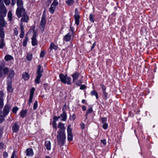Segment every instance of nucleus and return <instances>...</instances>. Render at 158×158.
Returning a JSON list of instances; mask_svg holds the SVG:
<instances>
[{
	"instance_id": "62",
	"label": "nucleus",
	"mask_w": 158,
	"mask_h": 158,
	"mask_svg": "<svg viewBox=\"0 0 158 158\" xmlns=\"http://www.w3.org/2000/svg\"><path fill=\"white\" fill-rule=\"evenodd\" d=\"M16 0H11L12 5H14L16 3Z\"/></svg>"
},
{
	"instance_id": "34",
	"label": "nucleus",
	"mask_w": 158,
	"mask_h": 158,
	"mask_svg": "<svg viewBox=\"0 0 158 158\" xmlns=\"http://www.w3.org/2000/svg\"><path fill=\"white\" fill-rule=\"evenodd\" d=\"M89 20L92 23L94 22V15L91 14L89 16Z\"/></svg>"
},
{
	"instance_id": "11",
	"label": "nucleus",
	"mask_w": 158,
	"mask_h": 158,
	"mask_svg": "<svg viewBox=\"0 0 158 158\" xmlns=\"http://www.w3.org/2000/svg\"><path fill=\"white\" fill-rule=\"evenodd\" d=\"M19 129V126L18 123H15L12 125V130L13 132H17Z\"/></svg>"
},
{
	"instance_id": "46",
	"label": "nucleus",
	"mask_w": 158,
	"mask_h": 158,
	"mask_svg": "<svg viewBox=\"0 0 158 158\" xmlns=\"http://www.w3.org/2000/svg\"><path fill=\"white\" fill-rule=\"evenodd\" d=\"M82 83V81L81 80H79L75 82V84L77 86H79Z\"/></svg>"
},
{
	"instance_id": "42",
	"label": "nucleus",
	"mask_w": 158,
	"mask_h": 158,
	"mask_svg": "<svg viewBox=\"0 0 158 158\" xmlns=\"http://www.w3.org/2000/svg\"><path fill=\"white\" fill-rule=\"evenodd\" d=\"M73 0H67L66 1V3L69 5H72L73 3Z\"/></svg>"
},
{
	"instance_id": "40",
	"label": "nucleus",
	"mask_w": 158,
	"mask_h": 158,
	"mask_svg": "<svg viewBox=\"0 0 158 158\" xmlns=\"http://www.w3.org/2000/svg\"><path fill=\"white\" fill-rule=\"evenodd\" d=\"M14 34L13 35L14 36H17L18 34V31L17 30V29L16 28H15L14 29Z\"/></svg>"
},
{
	"instance_id": "33",
	"label": "nucleus",
	"mask_w": 158,
	"mask_h": 158,
	"mask_svg": "<svg viewBox=\"0 0 158 158\" xmlns=\"http://www.w3.org/2000/svg\"><path fill=\"white\" fill-rule=\"evenodd\" d=\"M71 126L70 125H68L67 128L68 134H72V129L71 128Z\"/></svg>"
},
{
	"instance_id": "36",
	"label": "nucleus",
	"mask_w": 158,
	"mask_h": 158,
	"mask_svg": "<svg viewBox=\"0 0 158 158\" xmlns=\"http://www.w3.org/2000/svg\"><path fill=\"white\" fill-rule=\"evenodd\" d=\"M72 134H68V139L69 141H71L73 140Z\"/></svg>"
},
{
	"instance_id": "23",
	"label": "nucleus",
	"mask_w": 158,
	"mask_h": 158,
	"mask_svg": "<svg viewBox=\"0 0 158 158\" xmlns=\"http://www.w3.org/2000/svg\"><path fill=\"white\" fill-rule=\"evenodd\" d=\"M61 116L62 118L61 119V120L65 121L67 119V115L66 112L65 111H64L62 114H61Z\"/></svg>"
},
{
	"instance_id": "51",
	"label": "nucleus",
	"mask_w": 158,
	"mask_h": 158,
	"mask_svg": "<svg viewBox=\"0 0 158 158\" xmlns=\"http://www.w3.org/2000/svg\"><path fill=\"white\" fill-rule=\"evenodd\" d=\"M101 87L102 89V92L106 91V86L104 85L103 84H102L101 85Z\"/></svg>"
},
{
	"instance_id": "3",
	"label": "nucleus",
	"mask_w": 158,
	"mask_h": 158,
	"mask_svg": "<svg viewBox=\"0 0 158 158\" xmlns=\"http://www.w3.org/2000/svg\"><path fill=\"white\" fill-rule=\"evenodd\" d=\"M43 72V69L40 65L38 66V68L37 70V76L35 79V82L37 84H39L40 82V78L42 76V73Z\"/></svg>"
},
{
	"instance_id": "1",
	"label": "nucleus",
	"mask_w": 158,
	"mask_h": 158,
	"mask_svg": "<svg viewBox=\"0 0 158 158\" xmlns=\"http://www.w3.org/2000/svg\"><path fill=\"white\" fill-rule=\"evenodd\" d=\"M58 127L60 129L57 132V136L58 143L60 146H62L64 145L65 139L64 124L60 122L58 124Z\"/></svg>"
},
{
	"instance_id": "64",
	"label": "nucleus",
	"mask_w": 158,
	"mask_h": 158,
	"mask_svg": "<svg viewBox=\"0 0 158 158\" xmlns=\"http://www.w3.org/2000/svg\"><path fill=\"white\" fill-rule=\"evenodd\" d=\"M58 119L57 117H56V116L54 117L53 121H55V122H56V121H57L58 120Z\"/></svg>"
},
{
	"instance_id": "16",
	"label": "nucleus",
	"mask_w": 158,
	"mask_h": 158,
	"mask_svg": "<svg viewBox=\"0 0 158 158\" xmlns=\"http://www.w3.org/2000/svg\"><path fill=\"white\" fill-rule=\"evenodd\" d=\"M71 37V34L70 33L67 34L64 38V40L66 42L69 41L70 40Z\"/></svg>"
},
{
	"instance_id": "20",
	"label": "nucleus",
	"mask_w": 158,
	"mask_h": 158,
	"mask_svg": "<svg viewBox=\"0 0 158 158\" xmlns=\"http://www.w3.org/2000/svg\"><path fill=\"white\" fill-rule=\"evenodd\" d=\"M74 18L75 20V23L77 26L79 23L80 16L79 15H75Z\"/></svg>"
},
{
	"instance_id": "54",
	"label": "nucleus",
	"mask_w": 158,
	"mask_h": 158,
	"mask_svg": "<svg viewBox=\"0 0 158 158\" xmlns=\"http://www.w3.org/2000/svg\"><path fill=\"white\" fill-rule=\"evenodd\" d=\"M45 53L44 51H42L40 54V57H43L44 56Z\"/></svg>"
},
{
	"instance_id": "30",
	"label": "nucleus",
	"mask_w": 158,
	"mask_h": 158,
	"mask_svg": "<svg viewBox=\"0 0 158 158\" xmlns=\"http://www.w3.org/2000/svg\"><path fill=\"white\" fill-rule=\"evenodd\" d=\"M91 95H94L96 96V98L98 99V95L97 93L95 90H92L91 93Z\"/></svg>"
},
{
	"instance_id": "12",
	"label": "nucleus",
	"mask_w": 158,
	"mask_h": 158,
	"mask_svg": "<svg viewBox=\"0 0 158 158\" xmlns=\"http://www.w3.org/2000/svg\"><path fill=\"white\" fill-rule=\"evenodd\" d=\"M80 75V73L78 72H75L72 75V77L73 78V82H74L78 78Z\"/></svg>"
},
{
	"instance_id": "17",
	"label": "nucleus",
	"mask_w": 158,
	"mask_h": 158,
	"mask_svg": "<svg viewBox=\"0 0 158 158\" xmlns=\"http://www.w3.org/2000/svg\"><path fill=\"white\" fill-rule=\"evenodd\" d=\"M27 155V156H32L34 153L32 149L31 148H29L26 150Z\"/></svg>"
},
{
	"instance_id": "8",
	"label": "nucleus",
	"mask_w": 158,
	"mask_h": 158,
	"mask_svg": "<svg viewBox=\"0 0 158 158\" xmlns=\"http://www.w3.org/2000/svg\"><path fill=\"white\" fill-rule=\"evenodd\" d=\"M46 17H45V15H42L41 17V21L40 23V28L43 31L44 29L46 22Z\"/></svg>"
},
{
	"instance_id": "13",
	"label": "nucleus",
	"mask_w": 158,
	"mask_h": 158,
	"mask_svg": "<svg viewBox=\"0 0 158 158\" xmlns=\"http://www.w3.org/2000/svg\"><path fill=\"white\" fill-rule=\"evenodd\" d=\"M31 43L33 46L36 45L37 44V41L36 39V36L34 33V35H33L32 38Z\"/></svg>"
},
{
	"instance_id": "52",
	"label": "nucleus",
	"mask_w": 158,
	"mask_h": 158,
	"mask_svg": "<svg viewBox=\"0 0 158 158\" xmlns=\"http://www.w3.org/2000/svg\"><path fill=\"white\" fill-rule=\"evenodd\" d=\"M76 118V116L75 114H73L72 116L70 115V119L71 120H74Z\"/></svg>"
},
{
	"instance_id": "19",
	"label": "nucleus",
	"mask_w": 158,
	"mask_h": 158,
	"mask_svg": "<svg viewBox=\"0 0 158 158\" xmlns=\"http://www.w3.org/2000/svg\"><path fill=\"white\" fill-rule=\"evenodd\" d=\"M5 33L4 29L0 28V39L4 40Z\"/></svg>"
},
{
	"instance_id": "61",
	"label": "nucleus",
	"mask_w": 158,
	"mask_h": 158,
	"mask_svg": "<svg viewBox=\"0 0 158 158\" xmlns=\"http://www.w3.org/2000/svg\"><path fill=\"white\" fill-rule=\"evenodd\" d=\"M81 128L83 129L85 128V124L84 123H82V124H81Z\"/></svg>"
},
{
	"instance_id": "31",
	"label": "nucleus",
	"mask_w": 158,
	"mask_h": 158,
	"mask_svg": "<svg viewBox=\"0 0 158 158\" xmlns=\"http://www.w3.org/2000/svg\"><path fill=\"white\" fill-rule=\"evenodd\" d=\"M8 18L9 21H11L12 19V14L11 11H9L8 14Z\"/></svg>"
},
{
	"instance_id": "2",
	"label": "nucleus",
	"mask_w": 158,
	"mask_h": 158,
	"mask_svg": "<svg viewBox=\"0 0 158 158\" xmlns=\"http://www.w3.org/2000/svg\"><path fill=\"white\" fill-rule=\"evenodd\" d=\"M23 4L22 0H20V17H21V21L27 23L29 20V17L26 12L25 9L23 8Z\"/></svg>"
},
{
	"instance_id": "37",
	"label": "nucleus",
	"mask_w": 158,
	"mask_h": 158,
	"mask_svg": "<svg viewBox=\"0 0 158 158\" xmlns=\"http://www.w3.org/2000/svg\"><path fill=\"white\" fill-rule=\"evenodd\" d=\"M93 112V110L91 108H89L88 110H87L86 111L85 117L87 119V114H90L91 113Z\"/></svg>"
},
{
	"instance_id": "43",
	"label": "nucleus",
	"mask_w": 158,
	"mask_h": 158,
	"mask_svg": "<svg viewBox=\"0 0 158 158\" xmlns=\"http://www.w3.org/2000/svg\"><path fill=\"white\" fill-rule=\"evenodd\" d=\"M103 98L104 99H106L108 98L107 95L108 94L107 93L106 91H104L103 92Z\"/></svg>"
},
{
	"instance_id": "28",
	"label": "nucleus",
	"mask_w": 158,
	"mask_h": 158,
	"mask_svg": "<svg viewBox=\"0 0 158 158\" xmlns=\"http://www.w3.org/2000/svg\"><path fill=\"white\" fill-rule=\"evenodd\" d=\"M28 37L27 36V35H26L25 37V39L24 40L23 43V45L25 47L26 46L27 44V42L28 41Z\"/></svg>"
},
{
	"instance_id": "18",
	"label": "nucleus",
	"mask_w": 158,
	"mask_h": 158,
	"mask_svg": "<svg viewBox=\"0 0 158 158\" xmlns=\"http://www.w3.org/2000/svg\"><path fill=\"white\" fill-rule=\"evenodd\" d=\"M29 75L27 72L23 73L22 75V78L25 81L28 80L29 78Z\"/></svg>"
},
{
	"instance_id": "22",
	"label": "nucleus",
	"mask_w": 158,
	"mask_h": 158,
	"mask_svg": "<svg viewBox=\"0 0 158 158\" xmlns=\"http://www.w3.org/2000/svg\"><path fill=\"white\" fill-rule=\"evenodd\" d=\"M45 145L47 149L49 150L51 149V143L49 141L46 140L45 142Z\"/></svg>"
},
{
	"instance_id": "38",
	"label": "nucleus",
	"mask_w": 158,
	"mask_h": 158,
	"mask_svg": "<svg viewBox=\"0 0 158 158\" xmlns=\"http://www.w3.org/2000/svg\"><path fill=\"white\" fill-rule=\"evenodd\" d=\"M3 73L4 75H7L9 71V69L7 68H5L3 69Z\"/></svg>"
},
{
	"instance_id": "53",
	"label": "nucleus",
	"mask_w": 158,
	"mask_h": 158,
	"mask_svg": "<svg viewBox=\"0 0 158 158\" xmlns=\"http://www.w3.org/2000/svg\"><path fill=\"white\" fill-rule=\"evenodd\" d=\"M86 88V86L85 85H81L80 87V89L83 90Z\"/></svg>"
},
{
	"instance_id": "14",
	"label": "nucleus",
	"mask_w": 158,
	"mask_h": 158,
	"mask_svg": "<svg viewBox=\"0 0 158 158\" xmlns=\"http://www.w3.org/2000/svg\"><path fill=\"white\" fill-rule=\"evenodd\" d=\"M12 82H7V90L9 92H12L13 90V89L12 86Z\"/></svg>"
},
{
	"instance_id": "15",
	"label": "nucleus",
	"mask_w": 158,
	"mask_h": 158,
	"mask_svg": "<svg viewBox=\"0 0 158 158\" xmlns=\"http://www.w3.org/2000/svg\"><path fill=\"white\" fill-rule=\"evenodd\" d=\"M17 4L18 6L16 11V14L18 17L20 18V0H17Z\"/></svg>"
},
{
	"instance_id": "4",
	"label": "nucleus",
	"mask_w": 158,
	"mask_h": 158,
	"mask_svg": "<svg viewBox=\"0 0 158 158\" xmlns=\"http://www.w3.org/2000/svg\"><path fill=\"white\" fill-rule=\"evenodd\" d=\"M67 75H64L60 73L59 75V77L61 81L64 84H67L68 85L71 84V79L70 77H67Z\"/></svg>"
},
{
	"instance_id": "29",
	"label": "nucleus",
	"mask_w": 158,
	"mask_h": 158,
	"mask_svg": "<svg viewBox=\"0 0 158 158\" xmlns=\"http://www.w3.org/2000/svg\"><path fill=\"white\" fill-rule=\"evenodd\" d=\"M5 98L4 94L3 91L0 90V100H4Z\"/></svg>"
},
{
	"instance_id": "26",
	"label": "nucleus",
	"mask_w": 158,
	"mask_h": 158,
	"mask_svg": "<svg viewBox=\"0 0 158 158\" xmlns=\"http://www.w3.org/2000/svg\"><path fill=\"white\" fill-rule=\"evenodd\" d=\"M4 40L0 39V48L1 49H2L5 45Z\"/></svg>"
},
{
	"instance_id": "48",
	"label": "nucleus",
	"mask_w": 158,
	"mask_h": 158,
	"mask_svg": "<svg viewBox=\"0 0 158 158\" xmlns=\"http://www.w3.org/2000/svg\"><path fill=\"white\" fill-rule=\"evenodd\" d=\"M4 1L7 6L9 5L10 3V0H4Z\"/></svg>"
},
{
	"instance_id": "59",
	"label": "nucleus",
	"mask_w": 158,
	"mask_h": 158,
	"mask_svg": "<svg viewBox=\"0 0 158 158\" xmlns=\"http://www.w3.org/2000/svg\"><path fill=\"white\" fill-rule=\"evenodd\" d=\"M52 0H48V1L47 2V4H48V6L51 3Z\"/></svg>"
},
{
	"instance_id": "45",
	"label": "nucleus",
	"mask_w": 158,
	"mask_h": 158,
	"mask_svg": "<svg viewBox=\"0 0 158 158\" xmlns=\"http://www.w3.org/2000/svg\"><path fill=\"white\" fill-rule=\"evenodd\" d=\"M4 106V100H0V109H2Z\"/></svg>"
},
{
	"instance_id": "41",
	"label": "nucleus",
	"mask_w": 158,
	"mask_h": 158,
	"mask_svg": "<svg viewBox=\"0 0 158 158\" xmlns=\"http://www.w3.org/2000/svg\"><path fill=\"white\" fill-rule=\"evenodd\" d=\"M19 110V108L17 106L14 107L12 110V112L14 113H16Z\"/></svg>"
},
{
	"instance_id": "63",
	"label": "nucleus",
	"mask_w": 158,
	"mask_h": 158,
	"mask_svg": "<svg viewBox=\"0 0 158 158\" xmlns=\"http://www.w3.org/2000/svg\"><path fill=\"white\" fill-rule=\"evenodd\" d=\"M75 15H79L78 13V11L77 9L76 8L75 10Z\"/></svg>"
},
{
	"instance_id": "27",
	"label": "nucleus",
	"mask_w": 158,
	"mask_h": 158,
	"mask_svg": "<svg viewBox=\"0 0 158 158\" xmlns=\"http://www.w3.org/2000/svg\"><path fill=\"white\" fill-rule=\"evenodd\" d=\"M27 114V110H23L20 112V116L24 118L26 116Z\"/></svg>"
},
{
	"instance_id": "39",
	"label": "nucleus",
	"mask_w": 158,
	"mask_h": 158,
	"mask_svg": "<svg viewBox=\"0 0 158 158\" xmlns=\"http://www.w3.org/2000/svg\"><path fill=\"white\" fill-rule=\"evenodd\" d=\"M32 56L31 54H28L27 56V59L28 60L31 61L32 59Z\"/></svg>"
},
{
	"instance_id": "44",
	"label": "nucleus",
	"mask_w": 158,
	"mask_h": 158,
	"mask_svg": "<svg viewBox=\"0 0 158 158\" xmlns=\"http://www.w3.org/2000/svg\"><path fill=\"white\" fill-rule=\"evenodd\" d=\"M37 106L38 102L37 101H35L33 105V108L34 110H36L37 107Z\"/></svg>"
},
{
	"instance_id": "5",
	"label": "nucleus",
	"mask_w": 158,
	"mask_h": 158,
	"mask_svg": "<svg viewBox=\"0 0 158 158\" xmlns=\"http://www.w3.org/2000/svg\"><path fill=\"white\" fill-rule=\"evenodd\" d=\"M0 14L6 16V11L5 6L2 2V0H0Z\"/></svg>"
},
{
	"instance_id": "56",
	"label": "nucleus",
	"mask_w": 158,
	"mask_h": 158,
	"mask_svg": "<svg viewBox=\"0 0 158 158\" xmlns=\"http://www.w3.org/2000/svg\"><path fill=\"white\" fill-rule=\"evenodd\" d=\"M4 144L2 143H0V149H2L3 148Z\"/></svg>"
},
{
	"instance_id": "21",
	"label": "nucleus",
	"mask_w": 158,
	"mask_h": 158,
	"mask_svg": "<svg viewBox=\"0 0 158 158\" xmlns=\"http://www.w3.org/2000/svg\"><path fill=\"white\" fill-rule=\"evenodd\" d=\"M5 60L6 61H8L12 60H14V58L13 57L9 55H7L5 56Z\"/></svg>"
},
{
	"instance_id": "35",
	"label": "nucleus",
	"mask_w": 158,
	"mask_h": 158,
	"mask_svg": "<svg viewBox=\"0 0 158 158\" xmlns=\"http://www.w3.org/2000/svg\"><path fill=\"white\" fill-rule=\"evenodd\" d=\"M6 116H5L3 114L2 115L0 116V123H2L5 120V118Z\"/></svg>"
},
{
	"instance_id": "60",
	"label": "nucleus",
	"mask_w": 158,
	"mask_h": 158,
	"mask_svg": "<svg viewBox=\"0 0 158 158\" xmlns=\"http://www.w3.org/2000/svg\"><path fill=\"white\" fill-rule=\"evenodd\" d=\"M96 45V42H95L93 44L92 46L91 47V50L93 49L95 47V46Z\"/></svg>"
},
{
	"instance_id": "9",
	"label": "nucleus",
	"mask_w": 158,
	"mask_h": 158,
	"mask_svg": "<svg viewBox=\"0 0 158 158\" xmlns=\"http://www.w3.org/2000/svg\"><path fill=\"white\" fill-rule=\"evenodd\" d=\"M35 90V89L34 87H32L30 91V96L29 99V103L28 104L29 105H30V104L32 102V98H33V96L34 94V92Z\"/></svg>"
},
{
	"instance_id": "50",
	"label": "nucleus",
	"mask_w": 158,
	"mask_h": 158,
	"mask_svg": "<svg viewBox=\"0 0 158 158\" xmlns=\"http://www.w3.org/2000/svg\"><path fill=\"white\" fill-rule=\"evenodd\" d=\"M52 125L53 127L55 128L56 129H57V127L56 126V122L55 121H53L52 122Z\"/></svg>"
},
{
	"instance_id": "10",
	"label": "nucleus",
	"mask_w": 158,
	"mask_h": 158,
	"mask_svg": "<svg viewBox=\"0 0 158 158\" xmlns=\"http://www.w3.org/2000/svg\"><path fill=\"white\" fill-rule=\"evenodd\" d=\"M14 72L13 70L10 71L9 75L7 77V82H12V79L14 76Z\"/></svg>"
},
{
	"instance_id": "32",
	"label": "nucleus",
	"mask_w": 158,
	"mask_h": 158,
	"mask_svg": "<svg viewBox=\"0 0 158 158\" xmlns=\"http://www.w3.org/2000/svg\"><path fill=\"white\" fill-rule=\"evenodd\" d=\"M4 74L3 68L1 65H0V77H3Z\"/></svg>"
},
{
	"instance_id": "24",
	"label": "nucleus",
	"mask_w": 158,
	"mask_h": 158,
	"mask_svg": "<svg viewBox=\"0 0 158 158\" xmlns=\"http://www.w3.org/2000/svg\"><path fill=\"white\" fill-rule=\"evenodd\" d=\"M20 29L21 30V33H20V38H23V37L24 32V28L22 24H20Z\"/></svg>"
},
{
	"instance_id": "58",
	"label": "nucleus",
	"mask_w": 158,
	"mask_h": 158,
	"mask_svg": "<svg viewBox=\"0 0 158 158\" xmlns=\"http://www.w3.org/2000/svg\"><path fill=\"white\" fill-rule=\"evenodd\" d=\"M7 153L6 152H4L3 154V156L5 157H6L8 156Z\"/></svg>"
},
{
	"instance_id": "55",
	"label": "nucleus",
	"mask_w": 158,
	"mask_h": 158,
	"mask_svg": "<svg viewBox=\"0 0 158 158\" xmlns=\"http://www.w3.org/2000/svg\"><path fill=\"white\" fill-rule=\"evenodd\" d=\"M11 158H16V154H15V151H14V152H13L12 155L11 156Z\"/></svg>"
},
{
	"instance_id": "25",
	"label": "nucleus",
	"mask_w": 158,
	"mask_h": 158,
	"mask_svg": "<svg viewBox=\"0 0 158 158\" xmlns=\"http://www.w3.org/2000/svg\"><path fill=\"white\" fill-rule=\"evenodd\" d=\"M57 48L58 47L57 45H55L53 43H51L50 46V48L51 50L52 49L56 50Z\"/></svg>"
},
{
	"instance_id": "49",
	"label": "nucleus",
	"mask_w": 158,
	"mask_h": 158,
	"mask_svg": "<svg viewBox=\"0 0 158 158\" xmlns=\"http://www.w3.org/2000/svg\"><path fill=\"white\" fill-rule=\"evenodd\" d=\"M108 127V124L106 123H103L102 127L104 129H106Z\"/></svg>"
},
{
	"instance_id": "6",
	"label": "nucleus",
	"mask_w": 158,
	"mask_h": 158,
	"mask_svg": "<svg viewBox=\"0 0 158 158\" xmlns=\"http://www.w3.org/2000/svg\"><path fill=\"white\" fill-rule=\"evenodd\" d=\"M58 4V2L57 0H54L49 9V11L51 14H52L54 13L56 9V7Z\"/></svg>"
},
{
	"instance_id": "57",
	"label": "nucleus",
	"mask_w": 158,
	"mask_h": 158,
	"mask_svg": "<svg viewBox=\"0 0 158 158\" xmlns=\"http://www.w3.org/2000/svg\"><path fill=\"white\" fill-rule=\"evenodd\" d=\"M102 143L104 144L105 145L106 144V139L102 140H101Z\"/></svg>"
},
{
	"instance_id": "47",
	"label": "nucleus",
	"mask_w": 158,
	"mask_h": 158,
	"mask_svg": "<svg viewBox=\"0 0 158 158\" xmlns=\"http://www.w3.org/2000/svg\"><path fill=\"white\" fill-rule=\"evenodd\" d=\"M101 120L102 123H105L107 120V118H106L102 117L101 118Z\"/></svg>"
},
{
	"instance_id": "7",
	"label": "nucleus",
	"mask_w": 158,
	"mask_h": 158,
	"mask_svg": "<svg viewBox=\"0 0 158 158\" xmlns=\"http://www.w3.org/2000/svg\"><path fill=\"white\" fill-rule=\"evenodd\" d=\"M11 108V106L8 104L5 105L3 111V114L5 116H6L9 113V110Z\"/></svg>"
}]
</instances>
